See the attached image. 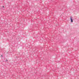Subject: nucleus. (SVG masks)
I'll use <instances>...</instances> for the list:
<instances>
[{
  "mask_svg": "<svg viewBox=\"0 0 79 79\" xmlns=\"http://www.w3.org/2000/svg\"><path fill=\"white\" fill-rule=\"evenodd\" d=\"M3 56L2 55V56Z\"/></svg>",
  "mask_w": 79,
  "mask_h": 79,
  "instance_id": "obj_3",
  "label": "nucleus"
},
{
  "mask_svg": "<svg viewBox=\"0 0 79 79\" xmlns=\"http://www.w3.org/2000/svg\"><path fill=\"white\" fill-rule=\"evenodd\" d=\"M8 61V60H6V61Z\"/></svg>",
  "mask_w": 79,
  "mask_h": 79,
  "instance_id": "obj_2",
  "label": "nucleus"
},
{
  "mask_svg": "<svg viewBox=\"0 0 79 79\" xmlns=\"http://www.w3.org/2000/svg\"><path fill=\"white\" fill-rule=\"evenodd\" d=\"M70 20L71 23H73V19H72V17H70Z\"/></svg>",
  "mask_w": 79,
  "mask_h": 79,
  "instance_id": "obj_1",
  "label": "nucleus"
},
{
  "mask_svg": "<svg viewBox=\"0 0 79 79\" xmlns=\"http://www.w3.org/2000/svg\"><path fill=\"white\" fill-rule=\"evenodd\" d=\"M2 7H4V6H2Z\"/></svg>",
  "mask_w": 79,
  "mask_h": 79,
  "instance_id": "obj_4",
  "label": "nucleus"
}]
</instances>
